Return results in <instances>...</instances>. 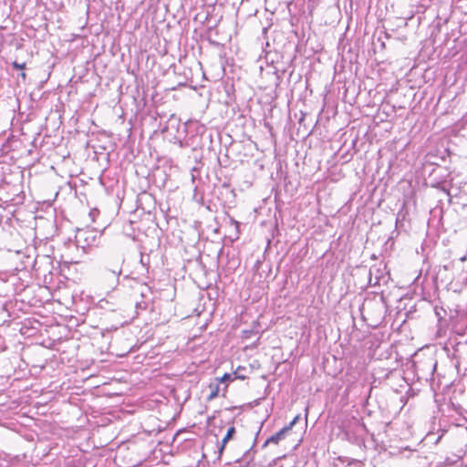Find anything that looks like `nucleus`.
Returning <instances> with one entry per match:
<instances>
[{"label":"nucleus","instance_id":"f257e3e1","mask_svg":"<svg viewBox=\"0 0 467 467\" xmlns=\"http://www.w3.org/2000/svg\"><path fill=\"white\" fill-rule=\"evenodd\" d=\"M441 395L439 411L440 432L441 434H440V441L444 432L448 431V430L442 428V421L454 426L456 429L461 426L460 421L463 411L462 402L465 393L452 384H446Z\"/></svg>","mask_w":467,"mask_h":467},{"label":"nucleus","instance_id":"f03ea898","mask_svg":"<svg viewBox=\"0 0 467 467\" xmlns=\"http://www.w3.org/2000/svg\"><path fill=\"white\" fill-rule=\"evenodd\" d=\"M419 352L426 356V358L419 362L420 370L427 380L431 382V388L433 391L434 401L437 402V392L434 387V373L438 367V360L435 358V354L438 352L436 345H427L421 348Z\"/></svg>","mask_w":467,"mask_h":467},{"label":"nucleus","instance_id":"7ed1b4c3","mask_svg":"<svg viewBox=\"0 0 467 467\" xmlns=\"http://www.w3.org/2000/svg\"><path fill=\"white\" fill-rule=\"evenodd\" d=\"M447 153L446 156H440V193H442L448 202L451 200V196L449 192L445 188V184L448 182H452L453 177L451 176L455 171V167L453 166L452 158H457L455 154H451V152L445 149Z\"/></svg>","mask_w":467,"mask_h":467},{"label":"nucleus","instance_id":"20e7f679","mask_svg":"<svg viewBox=\"0 0 467 467\" xmlns=\"http://www.w3.org/2000/svg\"><path fill=\"white\" fill-rule=\"evenodd\" d=\"M52 258L48 255L33 257L30 254H25L22 260L23 268H27L31 265L36 272L41 271L44 265H52Z\"/></svg>","mask_w":467,"mask_h":467},{"label":"nucleus","instance_id":"39448f33","mask_svg":"<svg viewBox=\"0 0 467 467\" xmlns=\"http://www.w3.org/2000/svg\"><path fill=\"white\" fill-rule=\"evenodd\" d=\"M384 308V301L383 297H381L379 300H370L365 302L360 307V311L362 315L364 311L371 313L375 317L376 320L379 321L383 317Z\"/></svg>","mask_w":467,"mask_h":467},{"label":"nucleus","instance_id":"423d86ee","mask_svg":"<svg viewBox=\"0 0 467 467\" xmlns=\"http://www.w3.org/2000/svg\"><path fill=\"white\" fill-rule=\"evenodd\" d=\"M457 352L458 349L452 342H447L442 348H440V358L441 357V353L446 356L447 359L450 361L448 365L450 370L459 369L460 362L456 357Z\"/></svg>","mask_w":467,"mask_h":467},{"label":"nucleus","instance_id":"0eeeda50","mask_svg":"<svg viewBox=\"0 0 467 467\" xmlns=\"http://www.w3.org/2000/svg\"><path fill=\"white\" fill-rule=\"evenodd\" d=\"M435 166L434 162L427 161L423 164L422 173L425 177L426 185H430L432 188L438 187V179L434 176Z\"/></svg>","mask_w":467,"mask_h":467},{"label":"nucleus","instance_id":"6e6552de","mask_svg":"<svg viewBox=\"0 0 467 467\" xmlns=\"http://www.w3.org/2000/svg\"><path fill=\"white\" fill-rule=\"evenodd\" d=\"M123 262L124 259L121 256H119L112 264L107 260L105 264V269L112 273L115 276H119L122 272Z\"/></svg>","mask_w":467,"mask_h":467},{"label":"nucleus","instance_id":"1a4fd4ad","mask_svg":"<svg viewBox=\"0 0 467 467\" xmlns=\"http://www.w3.org/2000/svg\"><path fill=\"white\" fill-rule=\"evenodd\" d=\"M287 433V429L282 428L279 431L267 438L262 445V448H265L270 443L278 444L280 441L285 438Z\"/></svg>","mask_w":467,"mask_h":467},{"label":"nucleus","instance_id":"9d476101","mask_svg":"<svg viewBox=\"0 0 467 467\" xmlns=\"http://www.w3.org/2000/svg\"><path fill=\"white\" fill-rule=\"evenodd\" d=\"M379 269L377 267H370L368 273V285L371 286H376L379 285L380 276L379 275Z\"/></svg>","mask_w":467,"mask_h":467},{"label":"nucleus","instance_id":"9b49d317","mask_svg":"<svg viewBox=\"0 0 467 467\" xmlns=\"http://www.w3.org/2000/svg\"><path fill=\"white\" fill-rule=\"evenodd\" d=\"M234 433H235V428L234 426H231L227 430V432H226L225 436L223 437V439L222 441V444L219 447V452L220 453H222L223 451V450L225 448V445L234 437Z\"/></svg>","mask_w":467,"mask_h":467},{"label":"nucleus","instance_id":"f8f14e48","mask_svg":"<svg viewBox=\"0 0 467 467\" xmlns=\"http://www.w3.org/2000/svg\"><path fill=\"white\" fill-rule=\"evenodd\" d=\"M462 458V451H459L458 453H453L451 457H445L443 463L446 465H451L460 461Z\"/></svg>","mask_w":467,"mask_h":467},{"label":"nucleus","instance_id":"ddd939ff","mask_svg":"<svg viewBox=\"0 0 467 467\" xmlns=\"http://www.w3.org/2000/svg\"><path fill=\"white\" fill-rule=\"evenodd\" d=\"M209 388L211 389V393L208 395L207 400H212L218 396L219 386L218 384H210Z\"/></svg>","mask_w":467,"mask_h":467},{"label":"nucleus","instance_id":"4468645a","mask_svg":"<svg viewBox=\"0 0 467 467\" xmlns=\"http://www.w3.org/2000/svg\"><path fill=\"white\" fill-rule=\"evenodd\" d=\"M245 370L244 367L239 366L236 370L234 372V379H245L246 376L242 372Z\"/></svg>","mask_w":467,"mask_h":467},{"label":"nucleus","instance_id":"2eb2a0df","mask_svg":"<svg viewBox=\"0 0 467 467\" xmlns=\"http://www.w3.org/2000/svg\"><path fill=\"white\" fill-rule=\"evenodd\" d=\"M300 419V414H297L293 420L292 421H290V423L286 426L284 427V429H287V432L290 431L292 430V428L296 425V423Z\"/></svg>","mask_w":467,"mask_h":467},{"label":"nucleus","instance_id":"dca6fc26","mask_svg":"<svg viewBox=\"0 0 467 467\" xmlns=\"http://www.w3.org/2000/svg\"><path fill=\"white\" fill-rule=\"evenodd\" d=\"M12 66L16 69H24L26 67V63H18L17 61H14Z\"/></svg>","mask_w":467,"mask_h":467},{"label":"nucleus","instance_id":"f3484780","mask_svg":"<svg viewBox=\"0 0 467 467\" xmlns=\"http://www.w3.org/2000/svg\"><path fill=\"white\" fill-rule=\"evenodd\" d=\"M233 379V375L229 373L223 374V376L220 379L221 382H226Z\"/></svg>","mask_w":467,"mask_h":467},{"label":"nucleus","instance_id":"a211bd4d","mask_svg":"<svg viewBox=\"0 0 467 467\" xmlns=\"http://www.w3.org/2000/svg\"><path fill=\"white\" fill-rule=\"evenodd\" d=\"M442 267H443V269H444L445 271H449V270H451V269L453 267V262H452V261H450L449 263L444 264V265H442Z\"/></svg>","mask_w":467,"mask_h":467},{"label":"nucleus","instance_id":"6ab92c4d","mask_svg":"<svg viewBox=\"0 0 467 467\" xmlns=\"http://www.w3.org/2000/svg\"><path fill=\"white\" fill-rule=\"evenodd\" d=\"M99 210H97V209L91 210V211L89 212V216L92 218V220H93V221H94L95 216H96L97 214H99Z\"/></svg>","mask_w":467,"mask_h":467},{"label":"nucleus","instance_id":"aec40b11","mask_svg":"<svg viewBox=\"0 0 467 467\" xmlns=\"http://www.w3.org/2000/svg\"><path fill=\"white\" fill-rule=\"evenodd\" d=\"M255 442H256V438L254 439V444L252 445V447H251L249 450H247V451H246V453H245V455H246L247 457H249V456H250V454H251V451H253V449H254V445H255Z\"/></svg>","mask_w":467,"mask_h":467},{"label":"nucleus","instance_id":"412c9836","mask_svg":"<svg viewBox=\"0 0 467 467\" xmlns=\"http://www.w3.org/2000/svg\"><path fill=\"white\" fill-rule=\"evenodd\" d=\"M136 307L137 308H141V309H145L146 308V303H143V306L141 303H137L136 304Z\"/></svg>","mask_w":467,"mask_h":467},{"label":"nucleus","instance_id":"4be33fe9","mask_svg":"<svg viewBox=\"0 0 467 467\" xmlns=\"http://www.w3.org/2000/svg\"><path fill=\"white\" fill-rule=\"evenodd\" d=\"M280 84V76L279 75H276V83H275V86L278 87Z\"/></svg>","mask_w":467,"mask_h":467},{"label":"nucleus","instance_id":"5701e85b","mask_svg":"<svg viewBox=\"0 0 467 467\" xmlns=\"http://www.w3.org/2000/svg\"><path fill=\"white\" fill-rule=\"evenodd\" d=\"M433 311H434L435 315L438 316V306H433Z\"/></svg>","mask_w":467,"mask_h":467},{"label":"nucleus","instance_id":"b1692460","mask_svg":"<svg viewBox=\"0 0 467 467\" xmlns=\"http://www.w3.org/2000/svg\"><path fill=\"white\" fill-rule=\"evenodd\" d=\"M20 76H21V78H22L23 79H26V73H25V72H22V73L20 74Z\"/></svg>","mask_w":467,"mask_h":467},{"label":"nucleus","instance_id":"393cba45","mask_svg":"<svg viewBox=\"0 0 467 467\" xmlns=\"http://www.w3.org/2000/svg\"><path fill=\"white\" fill-rule=\"evenodd\" d=\"M140 262H141V264H142L143 265H146L145 260H143V256H142V255H141V258H140Z\"/></svg>","mask_w":467,"mask_h":467},{"label":"nucleus","instance_id":"a878e982","mask_svg":"<svg viewBox=\"0 0 467 467\" xmlns=\"http://www.w3.org/2000/svg\"><path fill=\"white\" fill-rule=\"evenodd\" d=\"M445 278H446L447 280L451 279V278H452V275H446V276H445Z\"/></svg>","mask_w":467,"mask_h":467}]
</instances>
